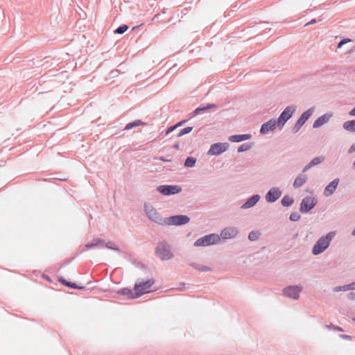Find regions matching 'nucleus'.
I'll return each instance as SVG.
<instances>
[{"instance_id":"a19ab883","label":"nucleus","mask_w":355,"mask_h":355,"mask_svg":"<svg viewBox=\"0 0 355 355\" xmlns=\"http://www.w3.org/2000/svg\"><path fill=\"white\" fill-rule=\"evenodd\" d=\"M211 268L210 267L206 266H200V268H199V271L201 272H208L211 271Z\"/></svg>"},{"instance_id":"37998d69","label":"nucleus","mask_w":355,"mask_h":355,"mask_svg":"<svg viewBox=\"0 0 355 355\" xmlns=\"http://www.w3.org/2000/svg\"><path fill=\"white\" fill-rule=\"evenodd\" d=\"M349 285H345V286H340V287H337L335 288V291H346L347 289H349Z\"/></svg>"},{"instance_id":"c85d7f7f","label":"nucleus","mask_w":355,"mask_h":355,"mask_svg":"<svg viewBox=\"0 0 355 355\" xmlns=\"http://www.w3.org/2000/svg\"><path fill=\"white\" fill-rule=\"evenodd\" d=\"M196 164V159L193 157H187L184 161V166L187 168H192Z\"/></svg>"},{"instance_id":"49530a36","label":"nucleus","mask_w":355,"mask_h":355,"mask_svg":"<svg viewBox=\"0 0 355 355\" xmlns=\"http://www.w3.org/2000/svg\"><path fill=\"white\" fill-rule=\"evenodd\" d=\"M190 266L198 270H199V268H200V266L196 263H192L190 264Z\"/></svg>"},{"instance_id":"dca6fc26","label":"nucleus","mask_w":355,"mask_h":355,"mask_svg":"<svg viewBox=\"0 0 355 355\" xmlns=\"http://www.w3.org/2000/svg\"><path fill=\"white\" fill-rule=\"evenodd\" d=\"M340 182V180L338 178H335L331 182H330L324 188V195L326 197L330 196L333 195Z\"/></svg>"},{"instance_id":"72a5a7b5","label":"nucleus","mask_w":355,"mask_h":355,"mask_svg":"<svg viewBox=\"0 0 355 355\" xmlns=\"http://www.w3.org/2000/svg\"><path fill=\"white\" fill-rule=\"evenodd\" d=\"M105 247L108 249H110V250H114L116 252H120V249L114 244V243H113L112 241H108L107 243H106Z\"/></svg>"},{"instance_id":"4d7b16f0","label":"nucleus","mask_w":355,"mask_h":355,"mask_svg":"<svg viewBox=\"0 0 355 355\" xmlns=\"http://www.w3.org/2000/svg\"><path fill=\"white\" fill-rule=\"evenodd\" d=\"M166 8H164L163 10H162V14H165L166 13Z\"/></svg>"},{"instance_id":"5fc2aeb1","label":"nucleus","mask_w":355,"mask_h":355,"mask_svg":"<svg viewBox=\"0 0 355 355\" xmlns=\"http://www.w3.org/2000/svg\"><path fill=\"white\" fill-rule=\"evenodd\" d=\"M352 235L355 236V227H354V229L352 232Z\"/></svg>"},{"instance_id":"2f4dec72","label":"nucleus","mask_w":355,"mask_h":355,"mask_svg":"<svg viewBox=\"0 0 355 355\" xmlns=\"http://www.w3.org/2000/svg\"><path fill=\"white\" fill-rule=\"evenodd\" d=\"M193 130V127L191 126H187V127H185L184 128H182L179 132L178 134L175 136L177 138L178 137H182L183 135H187V134H189Z\"/></svg>"},{"instance_id":"a211bd4d","label":"nucleus","mask_w":355,"mask_h":355,"mask_svg":"<svg viewBox=\"0 0 355 355\" xmlns=\"http://www.w3.org/2000/svg\"><path fill=\"white\" fill-rule=\"evenodd\" d=\"M105 243V240L101 238H94L91 242L87 243L85 245V248L82 252H85L87 250L92 249L94 248H103V244Z\"/></svg>"},{"instance_id":"f03ea898","label":"nucleus","mask_w":355,"mask_h":355,"mask_svg":"<svg viewBox=\"0 0 355 355\" xmlns=\"http://www.w3.org/2000/svg\"><path fill=\"white\" fill-rule=\"evenodd\" d=\"M155 254L162 261L169 260L173 257L171 246L166 241L158 242L155 248Z\"/></svg>"},{"instance_id":"c756f323","label":"nucleus","mask_w":355,"mask_h":355,"mask_svg":"<svg viewBox=\"0 0 355 355\" xmlns=\"http://www.w3.org/2000/svg\"><path fill=\"white\" fill-rule=\"evenodd\" d=\"M128 26L126 24H121L114 31V33L121 35L123 34L128 29Z\"/></svg>"},{"instance_id":"4468645a","label":"nucleus","mask_w":355,"mask_h":355,"mask_svg":"<svg viewBox=\"0 0 355 355\" xmlns=\"http://www.w3.org/2000/svg\"><path fill=\"white\" fill-rule=\"evenodd\" d=\"M277 127H279V124L277 123L275 119H271L261 125L259 132L261 135H266L274 130Z\"/></svg>"},{"instance_id":"6e6552de","label":"nucleus","mask_w":355,"mask_h":355,"mask_svg":"<svg viewBox=\"0 0 355 355\" xmlns=\"http://www.w3.org/2000/svg\"><path fill=\"white\" fill-rule=\"evenodd\" d=\"M190 218L187 215H173L168 218H165V225L180 226L187 224Z\"/></svg>"},{"instance_id":"1a4fd4ad","label":"nucleus","mask_w":355,"mask_h":355,"mask_svg":"<svg viewBox=\"0 0 355 355\" xmlns=\"http://www.w3.org/2000/svg\"><path fill=\"white\" fill-rule=\"evenodd\" d=\"M155 281L154 279H150L146 281H143L139 283H135L134 286V291H136V297H141L145 293H148L149 289L154 284Z\"/></svg>"},{"instance_id":"6e6d98bb","label":"nucleus","mask_w":355,"mask_h":355,"mask_svg":"<svg viewBox=\"0 0 355 355\" xmlns=\"http://www.w3.org/2000/svg\"><path fill=\"white\" fill-rule=\"evenodd\" d=\"M352 167H353L354 169H355V160L352 163Z\"/></svg>"},{"instance_id":"79ce46f5","label":"nucleus","mask_w":355,"mask_h":355,"mask_svg":"<svg viewBox=\"0 0 355 355\" xmlns=\"http://www.w3.org/2000/svg\"><path fill=\"white\" fill-rule=\"evenodd\" d=\"M339 337L343 340H352V337L351 336L347 335V334H340Z\"/></svg>"},{"instance_id":"7c9ffc66","label":"nucleus","mask_w":355,"mask_h":355,"mask_svg":"<svg viewBox=\"0 0 355 355\" xmlns=\"http://www.w3.org/2000/svg\"><path fill=\"white\" fill-rule=\"evenodd\" d=\"M324 160V157L323 156H319V157H314L309 162V164H311V166L312 167H313V166H315L316 165H318V164H321Z\"/></svg>"},{"instance_id":"ddd939ff","label":"nucleus","mask_w":355,"mask_h":355,"mask_svg":"<svg viewBox=\"0 0 355 355\" xmlns=\"http://www.w3.org/2000/svg\"><path fill=\"white\" fill-rule=\"evenodd\" d=\"M282 190L276 187L270 188L265 196V199L268 203H273L276 202L282 196Z\"/></svg>"},{"instance_id":"b1692460","label":"nucleus","mask_w":355,"mask_h":355,"mask_svg":"<svg viewBox=\"0 0 355 355\" xmlns=\"http://www.w3.org/2000/svg\"><path fill=\"white\" fill-rule=\"evenodd\" d=\"M306 180H307L306 175L304 174L300 173L295 179L293 184V187L295 189L300 188V187H302L303 184H304L306 183Z\"/></svg>"},{"instance_id":"9d476101","label":"nucleus","mask_w":355,"mask_h":355,"mask_svg":"<svg viewBox=\"0 0 355 355\" xmlns=\"http://www.w3.org/2000/svg\"><path fill=\"white\" fill-rule=\"evenodd\" d=\"M157 191L164 196H171L180 193L182 187L179 185L162 184L157 187Z\"/></svg>"},{"instance_id":"09e8293b","label":"nucleus","mask_w":355,"mask_h":355,"mask_svg":"<svg viewBox=\"0 0 355 355\" xmlns=\"http://www.w3.org/2000/svg\"><path fill=\"white\" fill-rule=\"evenodd\" d=\"M187 122V120H183V121H181L177 123H175V125H178V128L180 127V126H182L183 124H184L185 123Z\"/></svg>"},{"instance_id":"5701e85b","label":"nucleus","mask_w":355,"mask_h":355,"mask_svg":"<svg viewBox=\"0 0 355 355\" xmlns=\"http://www.w3.org/2000/svg\"><path fill=\"white\" fill-rule=\"evenodd\" d=\"M116 293L119 295H125L128 297V299H131V300L136 299V298L139 297L135 296L136 291H135V293H134L132 289L128 288H121V289L118 290Z\"/></svg>"},{"instance_id":"f8f14e48","label":"nucleus","mask_w":355,"mask_h":355,"mask_svg":"<svg viewBox=\"0 0 355 355\" xmlns=\"http://www.w3.org/2000/svg\"><path fill=\"white\" fill-rule=\"evenodd\" d=\"M302 291V287L300 285L288 286L283 289V293L289 298L298 300Z\"/></svg>"},{"instance_id":"4c0bfd02","label":"nucleus","mask_w":355,"mask_h":355,"mask_svg":"<svg viewBox=\"0 0 355 355\" xmlns=\"http://www.w3.org/2000/svg\"><path fill=\"white\" fill-rule=\"evenodd\" d=\"M160 17L161 14H157L153 17L152 21L154 22L164 21L165 19L161 18Z\"/></svg>"},{"instance_id":"4be33fe9","label":"nucleus","mask_w":355,"mask_h":355,"mask_svg":"<svg viewBox=\"0 0 355 355\" xmlns=\"http://www.w3.org/2000/svg\"><path fill=\"white\" fill-rule=\"evenodd\" d=\"M214 107H216V105L214 103H207L206 105H200L194 110L192 112V115L193 116H197Z\"/></svg>"},{"instance_id":"a878e982","label":"nucleus","mask_w":355,"mask_h":355,"mask_svg":"<svg viewBox=\"0 0 355 355\" xmlns=\"http://www.w3.org/2000/svg\"><path fill=\"white\" fill-rule=\"evenodd\" d=\"M294 203V199L288 195H285L281 200V205L284 207H291Z\"/></svg>"},{"instance_id":"cd10ccee","label":"nucleus","mask_w":355,"mask_h":355,"mask_svg":"<svg viewBox=\"0 0 355 355\" xmlns=\"http://www.w3.org/2000/svg\"><path fill=\"white\" fill-rule=\"evenodd\" d=\"M145 123L141 121V120H135V121H133L132 122H130L128 123H127L125 126V129L124 130H130L135 127H137L139 125H144Z\"/></svg>"},{"instance_id":"2eb2a0df","label":"nucleus","mask_w":355,"mask_h":355,"mask_svg":"<svg viewBox=\"0 0 355 355\" xmlns=\"http://www.w3.org/2000/svg\"><path fill=\"white\" fill-rule=\"evenodd\" d=\"M239 230L234 227H225L221 230L220 236L223 239L234 238L239 234Z\"/></svg>"},{"instance_id":"c03bdc74","label":"nucleus","mask_w":355,"mask_h":355,"mask_svg":"<svg viewBox=\"0 0 355 355\" xmlns=\"http://www.w3.org/2000/svg\"><path fill=\"white\" fill-rule=\"evenodd\" d=\"M355 152V142L349 147L348 153L352 154Z\"/></svg>"},{"instance_id":"f704fd0d","label":"nucleus","mask_w":355,"mask_h":355,"mask_svg":"<svg viewBox=\"0 0 355 355\" xmlns=\"http://www.w3.org/2000/svg\"><path fill=\"white\" fill-rule=\"evenodd\" d=\"M325 327L329 329L334 330V331H344V329L342 327L336 326L333 324H326Z\"/></svg>"},{"instance_id":"6ab92c4d","label":"nucleus","mask_w":355,"mask_h":355,"mask_svg":"<svg viewBox=\"0 0 355 355\" xmlns=\"http://www.w3.org/2000/svg\"><path fill=\"white\" fill-rule=\"evenodd\" d=\"M332 113H326L319 116L313 123V128H318L327 123L329 119L332 117Z\"/></svg>"},{"instance_id":"393cba45","label":"nucleus","mask_w":355,"mask_h":355,"mask_svg":"<svg viewBox=\"0 0 355 355\" xmlns=\"http://www.w3.org/2000/svg\"><path fill=\"white\" fill-rule=\"evenodd\" d=\"M343 127L344 130L350 132H355V119L347 121L343 123Z\"/></svg>"},{"instance_id":"39448f33","label":"nucleus","mask_w":355,"mask_h":355,"mask_svg":"<svg viewBox=\"0 0 355 355\" xmlns=\"http://www.w3.org/2000/svg\"><path fill=\"white\" fill-rule=\"evenodd\" d=\"M296 110V107L290 105L287 106L282 112L279 114L276 120L277 123L279 124V128L282 130L286 123L293 116Z\"/></svg>"},{"instance_id":"864d4df0","label":"nucleus","mask_w":355,"mask_h":355,"mask_svg":"<svg viewBox=\"0 0 355 355\" xmlns=\"http://www.w3.org/2000/svg\"><path fill=\"white\" fill-rule=\"evenodd\" d=\"M44 278H45L48 282H51L50 277L46 275H43Z\"/></svg>"},{"instance_id":"de8ad7c7","label":"nucleus","mask_w":355,"mask_h":355,"mask_svg":"<svg viewBox=\"0 0 355 355\" xmlns=\"http://www.w3.org/2000/svg\"><path fill=\"white\" fill-rule=\"evenodd\" d=\"M349 115L350 116H353V117H355V107H353L349 112Z\"/></svg>"},{"instance_id":"473e14b6","label":"nucleus","mask_w":355,"mask_h":355,"mask_svg":"<svg viewBox=\"0 0 355 355\" xmlns=\"http://www.w3.org/2000/svg\"><path fill=\"white\" fill-rule=\"evenodd\" d=\"M260 236V233L256 231H251L248 236V238L251 241H257Z\"/></svg>"},{"instance_id":"f257e3e1","label":"nucleus","mask_w":355,"mask_h":355,"mask_svg":"<svg viewBox=\"0 0 355 355\" xmlns=\"http://www.w3.org/2000/svg\"><path fill=\"white\" fill-rule=\"evenodd\" d=\"M335 236L336 232L331 231L320 237L312 248V254L317 256L324 252L329 247Z\"/></svg>"},{"instance_id":"bb28decb","label":"nucleus","mask_w":355,"mask_h":355,"mask_svg":"<svg viewBox=\"0 0 355 355\" xmlns=\"http://www.w3.org/2000/svg\"><path fill=\"white\" fill-rule=\"evenodd\" d=\"M254 146V143H249V142H247V143H243V144H241L240 146L238 147L237 148V152L238 153H243V152H245V151H247L250 149H251Z\"/></svg>"},{"instance_id":"8fccbe9b","label":"nucleus","mask_w":355,"mask_h":355,"mask_svg":"<svg viewBox=\"0 0 355 355\" xmlns=\"http://www.w3.org/2000/svg\"><path fill=\"white\" fill-rule=\"evenodd\" d=\"M74 259V257L71 258V259L67 261L66 262H64L62 266H67L68 265L69 263H70Z\"/></svg>"},{"instance_id":"412c9836","label":"nucleus","mask_w":355,"mask_h":355,"mask_svg":"<svg viewBox=\"0 0 355 355\" xmlns=\"http://www.w3.org/2000/svg\"><path fill=\"white\" fill-rule=\"evenodd\" d=\"M58 282L61 284H62L67 287H69L70 288L78 289V290H83L85 288L84 286H79V285L76 284L75 282H69V281L67 280L65 278H64L63 277H59Z\"/></svg>"},{"instance_id":"e433bc0d","label":"nucleus","mask_w":355,"mask_h":355,"mask_svg":"<svg viewBox=\"0 0 355 355\" xmlns=\"http://www.w3.org/2000/svg\"><path fill=\"white\" fill-rule=\"evenodd\" d=\"M352 42V40L350 39H348V38H344L343 40H341L339 43L338 44V46L337 47L339 49V48H341L344 44L348 43V42Z\"/></svg>"},{"instance_id":"423d86ee","label":"nucleus","mask_w":355,"mask_h":355,"mask_svg":"<svg viewBox=\"0 0 355 355\" xmlns=\"http://www.w3.org/2000/svg\"><path fill=\"white\" fill-rule=\"evenodd\" d=\"M315 107H311L304 112L292 128V132L297 133L313 114Z\"/></svg>"},{"instance_id":"3c124183","label":"nucleus","mask_w":355,"mask_h":355,"mask_svg":"<svg viewBox=\"0 0 355 355\" xmlns=\"http://www.w3.org/2000/svg\"><path fill=\"white\" fill-rule=\"evenodd\" d=\"M316 23V19H311L310 21H309L307 24H306L305 26H308V25H311V24H313Z\"/></svg>"},{"instance_id":"13d9d810","label":"nucleus","mask_w":355,"mask_h":355,"mask_svg":"<svg viewBox=\"0 0 355 355\" xmlns=\"http://www.w3.org/2000/svg\"><path fill=\"white\" fill-rule=\"evenodd\" d=\"M184 285H185V283H183V282H182V283H180V286H184Z\"/></svg>"},{"instance_id":"f3484780","label":"nucleus","mask_w":355,"mask_h":355,"mask_svg":"<svg viewBox=\"0 0 355 355\" xmlns=\"http://www.w3.org/2000/svg\"><path fill=\"white\" fill-rule=\"evenodd\" d=\"M261 197L259 194H254L248 198L246 201L241 205V208L243 209L253 207L259 201Z\"/></svg>"},{"instance_id":"9b49d317","label":"nucleus","mask_w":355,"mask_h":355,"mask_svg":"<svg viewBox=\"0 0 355 355\" xmlns=\"http://www.w3.org/2000/svg\"><path fill=\"white\" fill-rule=\"evenodd\" d=\"M230 146L228 143H214L210 146L209 150L207 151L208 155L216 156L219 155L225 152Z\"/></svg>"},{"instance_id":"0eeeda50","label":"nucleus","mask_w":355,"mask_h":355,"mask_svg":"<svg viewBox=\"0 0 355 355\" xmlns=\"http://www.w3.org/2000/svg\"><path fill=\"white\" fill-rule=\"evenodd\" d=\"M317 203L318 200L316 198L309 196H306L300 202V211L303 214H307L315 207Z\"/></svg>"},{"instance_id":"603ef678","label":"nucleus","mask_w":355,"mask_h":355,"mask_svg":"<svg viewBox=\"0 0 355 355\" xmlns=\"http://www.w3.org/2000/svg\"><path fill=\"white\" fill-rule=\"evenodd\" d=\"M173 148L175 150H179L180 149V145L178 144H175L173 146Z\"/></svg>"},{"instance_id":"c9c22d12","label":"nucleus","mask_w":355,"mask_h":355,"mask_svg":"<svg viewBox=\"0 0 355 355\" xmlns=\"http://www.w3.org/2000/svg\"><path fill=\"white\" fill-rule=\"evenodd\" d=\"M301 216L297 212H293L289 216V219L291 221L296 222L300 219Z\"/></svg>"},{"instance_id":"aec40b11","label":"nucleus","mask_w":355,"mask_h":355,"mask_svg":"<svg viewBox=\"0 0 355 355\" xmlns=\"http://www.w3.org/2000/svg\"><path fill=\"white\" fill-rule=\"evenodd\" d=\"M251 138V134L232 135L228 137V140L231 142L239 143L248 140Z\"/></svg>"},{"instance_id":"58836bf2","label":"nucleus","mask_w":355,"mask_h":355,"mask_svg":"<svg viewBox=\"0 0 355 355\" xmlns=\"http://www.w3.org/2000/svg\"><path fill=\"white\" fill-rule=\"evenodd\" d=\"M176 128H178V125H175V124L173 125H171L167 128L165 132V135H168L169 133L173 132Z\"/></svg>"},{"instance_id":"ea45409f","label":"nucleus","mask_w":355,"mask_h":355,"mask_svg":"<svg viewBox=\"0 0 355 355\" xmlns=\"http://www.w3.org/2000/svg\"><path fill=\"white\" fill-rule=\"evenodd\" d=\"M168 157H169V155H168L167 157L160 156L157 159H158V160L163 162H168L171 161V159L168 158Z\"/></svg>"},{"instance_id":"7ed1b4c3","label":"nucleus","mask_w":355,"mask_h":355,"mask_svg":"<svg viewBox=\"0 0 355 355\" xmlns=\"http://www.w3.org/2000/svg\"><path fill=\"white\" fill-rule=\"evenodd\" d=\"M144 211L149 220L159 225H165V218H163L154 207L148 203H144Z\"/></svg>"},{"instance_id":"bf43d9fd","label":"nucleus","mask_w":355,"mask_h":355,"mask_svg":"<svg viewBox=\"0 0 355 355\" xmlns=\"http://www.w3.org/2000/svg\"><path fill=\"white\" fill-rule=\"evenodd\" d=\"M352 320H353V321H354V322H355V317H354V318H352Z\"/></svg>"},{"instance_id":"20e7f679","label":"nucleus","mask_w":355,"mask_h":355,"mask_svg":"<svg viewBox=\"0 0 355 355\" xmlns=\"http://www.w3.org/2000/svg\"><path fill=\"white\" fill-rule=\"evenodd\" d=\"M220 241V236L216 234H209L198 239L195 243L196 247H205L218 243Z\"/></svg>"},{"instance_id":"a18cd8bd","label":"nucleus","mask_w":355,"mask_h":355,"mask_svg":"<svg viewBox=\"0 0 355 355\" xmlns=\"http://www.w3.org/2000/svg\"><path fill=\"white\" fill-rule=\"evenodd\" d=\"M311 168H312V166H311V164L309 163L308 164H306L302 169V173H305L306 171H307L308 170H309Z\"/></svg>"}]
</instances>
